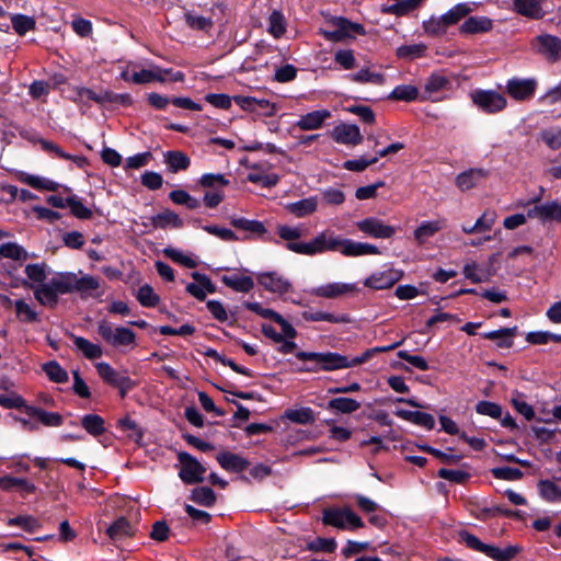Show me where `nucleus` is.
Listing matches in <instances>:
<instances>
[{
    "instance_id": "obj_53",
    "label": "nucleus",
    "mask_w": 561,
    "mask_h": 561,
    "mask_svg": "<svg viewBox=\"0 0 561 561\" xmlns=\"http://www.w3.org/2000/svg\"><path fill=\"white\" fill-rule=\"evenodd\" d=\"M541 205V222L557 221L561 222V204L557 201Z\"/></svg>"
},
{
    "instance_id": "obj_3",
    "label": "nucleus",
    "mask_w": 561,
    "mask_h": 561,
    "mask_svg": "<svg viewBox=\"0 0 561 561\" xmlns=\"http://www.w3.org/2000/svg\"><path fill=\"white\" fill-rule=\"evenodd\" d=\"M459 542L465 543L469 549L481 552L494 561H513L522 551L519 546H507L504 549L482 542L476 535L468 530L458 533Z\"/></svg>"
},
{
    "instance_id": "obj_45",
    "label": "nucleus",
    "mask_w": 561,
    "mask_h": 561,
    "mask_svg": "<svg viewBox=\"0 0 561 561\" xmlns=\"http://www.w3.org/2000/svg\"><path fill=\"white\" fill-rule=\"evenodd\" d=\"M443 229V225L438 220L423 221L415 230L414 238L422 244L426 239L433 237L436 232Z\"/></svg>"
},
{
    "instance_id": "obj_4",
    "label": "nucleus",
    "mask_w": 561,
    "mask_h": 561,
    "mask_svg": "<svg viewBox=\"0 0 561 561\" xmlns=\"http://www.w3.org/2000/svg\"><path fill=\"white\" fill-rule=\"evenodd\" d=\"M296 358L302 362H317L322 371H334L344 368L359 366L355 357H348L336 352H306L298 351Z\"/></svg>"
},
{
    "instance_id": "obj_64",
    "label": "nucleus",
    "mask_w": 561,
    "mask_h": 561,
    "mask_svg": "<svg viewBox=\"0 0 561 561\" xmlns=\"http://www.w3.org/2000/svg\"><path fill=\"white\" fill-rule=\"evenodd\" d=\"M12 27L13 30L20 34L24 35L28 31L33 30L35 26V21L26 15L23 14H15L11 18Z\"/></svg>"
},
{
    "instance_id": "obj_6",
    "label": "nucleus",
    "mask_w": 561,
    "mask_h": 561,
    "mask_svg": "<svg viewBox=\"0 0 561 561\" xmlns=\"http://www.w3.org/2000/svg\"><path fill=\"white\" fill-rule=\"evenodd\" d=\"M98 334L114 347L128 346L136 342V333L133 330L125 327H117L113 330L112 324L107 320L99 321Z\"/></svg>"
},
{
    "instance_id": "obj_11",
    "label": "nucleus",
    "mask_w": 561,
    "mask_h": 561,
    "mask_svg": "<svg viewBox=\"0 0 561 561\" xmlns=\"http://www.w3.org/2000/svg\"><path fill=\"white\" fill-rule=\"evenodd\" d=\"M356 227L364 234L375 239H390L397 232L396 227L385 224L377 217H367L357 221Z\"/></svg>"
},
{
    "instance_id": "obj_58",
    "label": "nucleus",
    "mask_w": 561,
    "mask_h": 561,
    "mask_svg": "<svg viewBox=\"0 0 561 561\" xmlns=\"http://www.w3.org/2000/svg\"><path fill=\"white\" fill-rule=\"evenodd\" d=\"M476 412L481 415H488L492 419L500 420L503 415L502 407L491 401H479L476 405Z\"/></svg>"
},
{
    "instance_id": "obj_33",
    "label": "nucleus",
    "mask_w": 561,
    "mask_h": 561,
    "mask_svg": "<svg viewBox=\"0 0 561 561\" xmlns=\"http://www.w3.org/2000/svg\"><path fill=\"white\" fill-rule=\"evenodd\" d=\"M420 91L415 85L412 84H401L396 87L388 96L389 101L397 102H414L420 101L419 98Z\"/></svg>"
},
{
    "instance_id": "obj_7",
    "label": "nucleus",
    "mask_w": 561,
    "mask_h": 561,
    "mask_svg": "<svg viewBox=\"0 0 561 561\" xmlns=\"http://www.w3.org/2000/svg\"><path fill=\"white\" fill-rule=\"evenodd\" d=\"M178 460L181 463L179 471V478L183 483L192 485L202 483L205 478L206 467L203 466L194 456L187 451H180L178 454Z\"/></svg>"
},
{
    "instance_id": "obj_48",
    "label": "nucleus",
    "mask_w": 561,
    "mask_h": 561,
    "mask_svg": "<svg viewBox=\"0 0 561 561\" xmlns=\"http://www.w3.org/2000/svg\"><path fill=\"white\" fill-rule=\"evenodd\" d=\"M21 181L36 190H46V191H50V192H56L59 187L58 183H56L49 179L41 178L37 175L25 174L21 179Z\"/></svg>"
},
{
    "instance_id": "obj_42",
    "label": "nucleus",
    "mask_w": 561,
    "mask_h": 561,
    "mask_svg": "<svg viewBox=\"0 0 561 561\" xmlns=\"http://www.w3.org/2000/svg\"><path fill=\"white\" fill-rule=\"evenodd\" d=\"M42 370L55 383H66L69 380L67 370L57 360H49L43 364Z\"/></svg>"
},
{
    "instance_id": "obj_23",
    "label": "nucleus",
    "mask_w": 561,
    "mask_h": 561,
    "mask_svg": "<svg viewBox=\"0 0 561 561\" xmlns=\"http://www.w3.org/2000/svg\"><path fill=\"white\" fill-rule=\"evenodd\" d=\"M354 290V285L345 283H329L318 286L311 290L313 296L333 299Z\"/></svg>"
},
{
    "instance_id": "obj_36",
    "label": "nucleus",
    "mask_w": 561,
    "mask_h": 561,
    "mask_svg": "<svg viewBox=\"0 0 561 561\" xmlns=\"http://www.w3.org/2000/svg\"><path fill=\"white\" fill-rule=\"evenodd\" d=\"M284 419L289 420L296 424H312L316 422V415L311 408L304 407L300 409H287L283 415Z\"/></svg>"
},
{
    "instance_id": "obj_60",
    "label": "nucleus",
    "mask_w": 561,
    "mask_h": 561,
    "mask_svg": "<svg viewBox=\"0 0 561 561\" xmlns=\"http://www.w3.org/2000/svg\"><path fill=\"white\" fill-rule=\"evenodd\" d=\"M10 126L14 127L21 138L32 142V144H39L42 149L44 150V142H51L50 140L44 139L41 137L37 130L34 128H27L24 126H20L18 124H14L12 122L9 123Z\"/></svg>"
},
{
    "instance_id": "obj_31",
    "label": "nucleus",
    "mask_w": 561,
    "mask_h": 561,
    "mask_svg": "<svg viewBox=\"0 0 561 561\" xmlns=\"http://www.w3.org/2000/svg\"><path fill=\"white\" fill-rule=\"evenodd\" d=\"M70 337L75 346L84 355L85 358L93 360L98 359L103 355V350L99 344H94L85 337L75 335L70 333Z\"/></svg>"
},
{
    "instance_id": "obj_9",
    "label": "nucleus",
    "mask_w": 561,
    "mask_h": 561,
    "mask_svg": "<svg viewBox=\"0 0 561 561\" xmlns=\"http://www.w3.org/2000/svg\"><path fill=\"white\" fill-rule=\"evenodd\" d=\"M530 46L535 53L549 61L556 62L561 59V38L554 35H538L531 39Z\"/></svg>"
},
{
    "instance_id": "obj_16",
    "label": "nucleus",
    "mask_w": 561,
    "mask_h": 561,
    "mask_svg": "<svg viewBox=\"0 0 561 561\" xmlns=\"http://www.w3.org/2000/svg\"><path fill=\"white\" fill-rule=\"evenodd\" d=\"M490 175V171L483 168H471L456 176V186L465 192L481 185Z\"/></svg>"
},
{
    "instance_id": "obj_49",
    "label": "nucleus",
    "mask_w": 561,
    "mask_h": 561,
    "mask_svg": "<svg viewBox=\"0 0 561 561\" xmlns=\"http://www.w3.org/2000/svg\"><path fill=\"white\" fill-rule=\"evenodd\" d=\"M286 32V21L282 12L274 10L268 16V33L279 38Z\"/></svg>"
},
{
    "instance_id": "obj_27",
    "label": "nucleus",
    "mask_w": 561,
    "mask_h": 561,
    "mask_svg": "<svg viewBox=\"0 0 561 561\" xmlns=\"http://www.w3.org/2000/svg\"><path fill=\"white\" fill-rule=\"evenodd\" d=\"M154 228L167 229L168 227L180 229L184 226L183 219L173 210L165 209L150 218Z\"/></svg>"
},
{
    "instance_id": "obj_14",
    "label": "nucleus",
    "mask_w": 561,
    "mask_h": 561,
    "mask_svg": "<svg viewBox=\"0 0 561 561\" xmlns=\"http://www.w3.org/2000/svg\"><path fill=\"white\" fill-rule=\"evenodd\" d=\"M402 276V271L388 268L386 271L371 274L365 279L364 285L376 290L387 289L398 283Z\"/></svg>"
},
{
    "instance_id": "obj_10",
    "label": "nucleus",
    "mask_w": 561,
    "mask_h": 561,
    "mask_svg": "<svg viewBox=\"0 0 561 561\" xmlns=\"http://www.w3.org/2000/svg\"><path fill=\"white\" fill-rule=\"evenodd\" d=\"M167 71H163L157 66H150L147 69H136V67L133 66L121 73L125 81L135 84H147L164 81L167 79Z\"/></svg>"
},
{
    "instance_id": "obj_5",
    "label": "nucleus",
    "mask_w": 561,
    "mask_h": 561,
    "mask_svg": "<svg viewBox=\"0 0 561 561\" xmlns=\"http://www.w3.org/2000/svg\"><path fill=\"white\" fill-rule=\"evenodd\" d=\"M95 368L104 382L118 389L122 399H124L130 390L138 386L136 380H133L126 373H119L115 370L108 363H98Z\"/></svg>"
},
{
    "instance_id": "obj_26",
    "label": "nucleus",
    "mask_w": 561,
    "mask_h": 561,
    "mask_svg": "<svg viewBox=\"0 0 561 561\" xmlns=\"http://www.w3.org/2000/svg\"><path fill=\"white\" fill-rule=\"evenodd\" d=\"M164 162L172 173L185 171L191 165L190 157L180 150H170L164 153Z\"/></svg>"
},
{
    "instance_id": "obj_59",
    "label": "nucleus",
    "mask_w": 561,
    "mask_h": 561,
    "mask_svg": "<svg viewBox=\"0 0 561 561\" xmlns=\"http://www.w3.org/2000/svg\"><path fill=\"white\" fill-rule=\"evenodd\" d=\"M351 78L362 83L382 84L385 81L383 75L371 71L369 68L360 69L356 73L351 75Z\"/></svg>"
},
{
    "instance_id": "obj_50",
    "label": "nucleus",
    "mask_w": 561,
    "mask_h": 561,
    "mask_svg": "<svg viewBox=\"0 0 561 561\" xmlns=\"http://www.w3.org/2000/svg\"><path fill=\"white\" fill-rule=\"evenodd\" d=\"M288 209L295 216L301 218L316 211L317 202L314 198H304L288 205Z\"/></svg>"
},
{
    "instance_id": "obj_38",
    "label": "nucleus",
    "mask_w": 561,
    "mask_h": 561,
    "mask_svg": "<svg viewBox=\"0 0 561 561\" xmlns=\"http://www.w3.org/2000/svg\"><path fill=\"white\" fill-rule=\"evenodd\" d=\"M476 105H505L506 101L502 94L493 90H478L472 94Z\"/></svg>"
},
{
    "instance_id": "obj_25",
    "label": "nucleus",
    "mask_w": 561,
    "mask_h": 561,
    "mask_svg": "<svg viewBox=\"0 0 561 561\" xmlns=\"http://www.w3.org/2000/svg\"><path fill=\"white\" fill-rule=\"evenodd\" d=\"M330 116L331 113L328 110L313 111L306 115H301L299 121L296 123V126L299 127L301 130L318 129Z\"/></svg>"
},
{
    "instance_id": "obj_40",
    "label": "nucleus",
    "mask_w": 561,
    "mask_h": 561,
    "mask_svg": "<svg viewBox=\"0 0 561 561\" xmlns=\"http://www.w3.org/2000/svg\"><path fill=\"white\" fill-rule=\"evenodd\" d=\"M15 316L22 323H38L41 318L37 311H35L25 300L19 299L14 301Z\"/></svg>"
},
{
    "instance_id": "obj_17",
    "label": "nucleus",
    "mask_w": 561,
    "mask_h": 561,
    "mask_svg": "<svg viewBox=\"0 0 561 561\" xmlns=\"http://www.w3.org/2000/svg\"><path fill=\"white\" fill-rule=\"evenodd\" d=\"M216 460L227 472L242 473L250 467V461L247 458L228 450L218 453Z\"/></svg>"
},
{
    "instance_id": "obj_46",
    "label": "nucleus",
    "mask_w": 561,
    "mask_h": 561,
    "mask_svg": "<svg viewBox=\"0 0 561 561\" xmlns=\"http://www.w3.org/2000/svg\"><path fill=\"white\" fill-rule=\"evenodd\" d=\"M68 207L70 208V213L78 219L87 220L91 219L93 213L90 208L83 205L80 197L77 195H71L67 197Z\"/></svg>"
},
{
    "instance_id": "obj_63",
    "label": "nucleus",
    "mask_w": 561,
    "mask_h": 561,
    "mask_svg": "<svg viewBox=\"0 0 561 561\" xmlns=\"http://www.w3.org/2000/svg\"><path fill=\"white\" fill-rule=\"evenodd\" d=\"M424 32L431 36H440L444 35L447 31V27L443 20L439 16L432 15L428 20L423 22Z\"/></svg>"
},
{
    "instance_id": "obj_1",
    "label": "nucleus",
    "mask_w": 561,
    "mask_h": 561,
    "mask_svg": "<svg viewBox=\"0 0 561 561\" xmlns=\"http://www.w3.org/2000/svg\"><path fill=\"white\" fill-rule=\"evenodd\" d=\"M100 287V280L92 275L78 276L72 272H60L51 277L47 284L39 285L34 290V298L44 307L55 309L59 302V295L80 293L82 296Z\"/></svg>"
},
{
    "instance_id": "obj_22",
    "label": "nucleus",
    "mask_w": 561,
    "mask_h": 561,
    "mask_svg": "<svg viewBox=\"0 0 561 561\" xmlns=\"http://www.w3.org/2000/svg\"><path fill=\"white\" fill-rule=\"evenodd\" d=\"M518 328H501L499 330L482 333L485 340L494 341L500 348H510L514 344V337L517 335Z\"/></svg>"
},
{
    "instance_id": "obj_8",
    "label": "nucleus",
    "mask_w": 561,
    "mask_h": 561,
    "mask_svg": "<svg viewBox=\"0 0 561 561\" xmlns=\"http://www.w3.org/2000/svg\"><path fill=\"white\" fill-rule=\"evenodd\" d=\"M450 80L443 72H433L424 82L420 101L439 102L450 91Z\"/></svg>"
},
{
    "instance_id": "obj_43",
    "label": "nucleus",
    "mask_w": 561,
    "mask_h": 561,
    "mask_svg": "<svg viewBox=\"0 0 561 561\" xmlns=\"http://www.w3.org/2000/svg\"><path fill=\"white\" fill-rule=\"evenodd\" d=\"M8 526H18L30 534L36 533L41 527V522L32 515H18L7 520Z\"/></svg>"
},
{
    "instance_id": "obj_32",
    "label": "nucleus",
    "mask_w": 561,
    "mask_h": 561,
    "mask_svg": "<svg viewBox=\"0 0 561 561\" xmlns=\"http://www.w3.org/2000/svg\"><path fill=\"white\" fill-rule=\"evenodd\" d=\"M221 282L237 293H250L254 288V280L251 276L222 275Z\"/></svg>"
},
{
    "instance_id": "obj_15",
    "label": "nucleus",
    "mask_w": 561,
    "mask_h": 561,
    "mask_svg": "<svg viewBox=\"0 0 561 561\" xmlns=\"http://www.w3.org/2000/svg\"><path fill=\"white\" fill-rule=\"evenodd\" d=\"M192 278L196 283H188L186 285L185 290L195 297L199 301H204L206 299V295L214 294L217 290L216 285L211 282L210 277L206 274H202L199 272H193L191 274Z\"/></svg>"
},
{
    "instance_id": "obj_20",
    "label": "nucleus",
    "mask_w": 561,
    "mask_h": 561,
    "mask_svg": "<svg viewBox=\"0 0 561 561\" xmlns=\"http://www.w3.org/2000/svg\"><path fill=\"white\" fill-rule=\"evenodd\" d=\"M105 533L112 541H121L133 537L135 528L126 517L121 516L105 529Z\"/></svg>"
},
{
    "instance_id": "obj_57",
    "label": "nucleus",
    "mask_w": 561,
    "mask_h": 561,
    "mask_svg": "<svg viewBox=\"0 0 561 561\" xmlns=\"http://www.w3.org/2000/svg\"><path fill=\"white\" fill-rule=\"evenodd\" d=\"M336 541L333 538L317 537L308 542L307 550L312 552H329L332 553L336 550Z\"/></svg>"
},
{
    "instance_id": "obj_35",
    "label": "nucleus",
    "mask_w": 561,
    "mask_h": 561,
    "mask_svg": "<svg viewBox=\"0 0 561 561\" xmlns=\"http://www.w3.org/2000/svg\"><path fill=\"white\" fill-rule=\"evenodd\" d=\"M360 408V403L352 398L337 397L328 402L327 409L342 414H351Z\"/></svg>"
},
{
    "instance_id": "obj_30",
    "label": "nucleus",
    "mask_w": 561,
    "mask_h": 561,
    "mask_svg": "<svg viewBox=\"0 0 561 561\" xmlns=\"http://www.w3.org/2000/svg\"><path fill=\"white\" fill-rule=\"evenodd\" d=\"M301 318L308 322L327 321L330 323H350L351 317L347 313L334 314L324 311H304Z\"/></svg>"
},
{
    "instance_id": "obj_62",
    "label": "nucleus",
    "mask_w": 561,
    "mask_h": 561,
    "mask_svg": "<svg viewBox=\"0 0 561 561\" xmlns=\"http://www.w3.org/2000/svg\"><path fill=\"white\" fill-rule=\"evenodd\" d=\"M202 228L207 233L213 234L226 242H234L239 240L238 236L231 229L225 227H219L216 225H206L203 226Z\"/></svg>"
},
{
    "instance_id": "obj_19",
    "label": "nucleus",
    "mask_w": 561,
    "mask_h": 561,
    "mask_svg": "<svg viewBox=\"0 0 561 561\" xmlns=\"http://www.w3.org/2000/svg\"><path fill=\"white\" fill-rule=\"evenodd\" d=\"M545 0H513V10L525 18L540 20L546 15L542 8Z\"/></svg>"
},
{
    "instance_id": "obj_47",
    "label": "nucleus",
    "mask_w": 561,
    "mask_h": 561,
    "mask_svg": "<svg viewBox=\"0 0 561 561\" xmlns=\"http://www.w3.org/2000/svg\"><path fill=\"white\" fill-rule=\"evenodd\" d=\"M0 255L14 261H25L28 257L26 250L14 242H7L0 245Z\"/></svg>"
},
{
    "instance_id": "obj_29",
    "label": "nucleus",
    "mask_w": 561,
    "mask_h": 561,
    "mask_svg": "<svg viewBox=\"0 0 561 561\" xmlns=\"http://www.w3.org/2000/svg\"><path fill=\"white\" fill-rule=\"evenodd\" d=\"M230 225L242 231H247L255 237H263L267 230L262 221L248 219L244 217H233L230 220Z\"/></svg>"
},
{
    "instance_id": "obj_21",
    "label": "nucleus",
    "mask_w": 561,
    "mask_h": 561,
    "mask_svg": "<svg viewBox=\"0 0 561 561\" xmlns=\"http://www.w3.org/2000/svg\"><path fill=\"white\" fill-rule=\"evenodd\" d=\"M393 413L398 417L411 422L415 425L422 426L428 431L433 430L435 426L434 416L426 412L397 409Z\"/></svg>"
},
{
    "instance_id": "obj_56",
    "label": "nucleus",
    "mask_w": 561,
    "mask_h": 561,
    "mask_svg": "<svg viewBox=\"0 0 561 561\" xmlns=\"http://www.w3.org/2000/svg\"><path fill=\"white\" fill-rule=\"evenodd\" d=\"M493 478L505 481H517L524 477L520 469L514 467H495L491 469Z\"/></svg>"
},
{
    "instance_id": "obj_61",
    "label": "nucleus",
    "mask_w": 561,
    "mask_h": 561,
    "mask_svg": "<svg viewBox=\"0 0 561 561\" xmlns=\"http://www.w3.org/2000/svg\"><path fill=\"white\" fill-rule=\"evenodd\" d=\"M437 476L442 479L448 480L454 483L463 484L466 483L471 474L463 470H453L447 468H440Z\"/></svg>"
},
{
    "instance_id": "obj_28",
    "label": "nucleus",
    "mask_w": 561,
    "mask_h": 561,
    "mask_svg": "<svg viewBox=\"0 0 561 561\" xmlns=\"http://www.w3.org/2000/svg\"><path fill=\"white\" fill-rule=\"evenodd\" d=\"M493 22L488 16H470L460 26L463 34H478L491 31Z\"/></svg>"
},
{
    "instance_id": "obj_55",
    "label": "nucleus",
    "mask_w": 561,
    "mask_h": 561,
    "mask_svg": "<svg viewBox=\"0 0 561 561\" xmlns=\"http://www.w3.org/2000/svg\"><path fill=\"white\" fill-rule=\"evenodd\" d=\"M46 264L45 263H33L25 266V274L27 278L39 285L47 284L46 282Z\"/></svg>"
},
{
    "instance_id": "obj_37",
    "label": "nucleus",
    "mask_w": 561,
    "mask_h": 561,
    "mask_svg": "<svg viewBox=\"0 0 561 561\" xmlns=\"http://www.w3.org/2000/svg\"><path fill=\"white\" fill-rule=\"evenodd\" d=\"M538 492L542 500L549 503L561 502V486L551 480L545 479L538 482Z\"/></svg>"
},
{
    "instance_id": "obj_24",
    "label": "nucleus",
    "mask_w": 561,
    "mask_h": 561,
    "mask_svg": "<svg viewBox=\"0 0 561 561\" xmlns=\"http://www.w3.org/2000/svg\"><path fill=\"white\" fill-rule=\"evenodd\" d=\"M27 415L36 417L41 424L47 427H59L64 424V416L60 413L49 412L35 405L27 408Z\"/></svg>"
},
{
    "instance_id": "obj_52",
    "label": "nucleus",
    "mask_w": 561,
    "mask_h": 561,
    "mask_svg": "<svg viewBox=\"0 0 561 561\" xmlns=\"http://www.w3.org/2000/svg\"><path fill=\"white\" fill-rule=\"evenodd\" d=\"M137 300L141 306L152 308L160 302V297L154 293L150 285L145 284L138 289Z\"/></svg>"
},
{
    "instance_id": "obj_2",
    "label": "nucleus",
    "mask_w": 561,
    "mask_h": 561,
    "mask_svg": "<svg viewBox=\"0 0 561 561\" xmlns=\"http://www.w3.org/2000/svg\"><path fill=\"white\" fill-rule=\"evenodd\" d=\"M287 250L309 256L328 251H340L345 256L380 254V250L374 244L357 242L352 239H342L329 231H322L309 243H288Z\"/></svg>"
},
{
    "instance_id": "obj_41",
    "label": "nucleus",
    "mask_w": 561,
    "mask_h": 561,
    "mask_svg": "<svg viewBox=\"0 0 561 561\" xmlns=\"http://www.w3.org/2000/svg\"><path fill=\"white\" fill-rule=\"evenodd\" d=\"M472 8L469 3H458L446 13L440 15V20L444 21L446 27L457 24L462 18L469 14Z\"/></svg>"
},
{
    "instance_id": "obj_18",
    "label": "nucleus",
    "mask_w": 561,
    "mask_h": 561,
    "mask_svg": "<svg viewBox=\"0 0 561 561\" xmlns=\"http://www.w3.org/2000/svg\"><path fill=\"white\" fill-rule=\"evenodd\" d=\"M257 282L266 290L276 294L289 291L291 284L289 280L278 275L276 272H265L257 275Z\"/></svg>"
},
{
    "instance_id": "obj_39",
    "label": "nucleus",
    "mask_w": 561,
    "mask_h": 561,
    "mask_svg": "<svg viewBox=\"0 0 561 561\" xmlns=\"http://www.w3.org/2000/svg\"><path fill=\"white\" fill-rule=\"evenodd\" d=\"M190 500L198 505L211 507L215 505L217 496L211 488L197 486L191 491Z\"/></svg>"
},
{
    "instance_id": "obj_13",
    "label": "nucleus",
    "mask_w": 561,
    "mask_h": 561,
    "mask_svg": "<svg viewBox=\"0 0 561 561\" xmlns=\"http://www.w3.org/2000/svg\"><path fill=\"white\" fill-rule=\"evenodd\" d=\"M331 138L341 145L357 146L363 142L359 127L355 124L341 123L330 133Z\"/></svg>"
},
{
    "instance_id": "obj_51",
    "label": "nucleus",
    "mask_w": 561,
    "mask_h": 561,
    "mask_svg": "<svg viewBox=\"0 0 561 561\" xmlns=\"http://www.w3.org/2000/svg\"><path fill=\"white\" fill-rule=\"evenodd\" d=\"M44 151L48 153H54L56 157L60 159L72 161L77 163L79 167H83V164L87 161L84 157L67 153L60 146H58L55 142H44Z\"/></svg>"
},
{
    "instance_id": "obj_34",
    "label": "nucleus",
    "mask_w": 561,
    "mask_h": 561,
    "mask_svg": "<svg viewBox=\"0 0 561 561\" xmlns=\"http://www.w3.org/2000/svg\"><path fill=\"white\" fill-rule=\"evenodd\" d=\"M80 423L87 433L94 437L101 436L106 432L105 421L99 414H85L81 417Z\"/></svg>"
},
{
    "instance_id": "obj_44",
    "label": "nucleus",
    "mask_w": 561,
    "mask_h": 561,
    "mask_svg": "<svg viewBox=\"0 0 561 561\" xmlns=\"http://www.w3.org/2000/svg\"><path fill=\"white\" fill-rule=\"evenodd\" d=\"M346 507L344 508H333L329 507L323 511L322 523L324 525H330L336 527L339 529H345V516Z\"/></svg>"
},
{
    "instance_id": "obj_12",
    "label": "nucleus",
    "mask_w": 561,
    "mask_h": 561,
    "mask_svg": "<svg viewBox=\"0 0 561 561\" xmlns=\"http://www.w3.org/2000/svg\"><path fill=\"white\" fill-rule=\"evenodd\" d=\"M537 89L535 78H512L506 83L507 93L518 102L528 101Z\"/></svg>"
},
{
    "instance_id": "obj_54",
    "label": "nucleus",
    "mask_w": 561,
    "mask_h": 561,
    "mask_svg": "<svg viewBox=\"0 0 561 561\" xmlns=\"http://www.w3.org/2000/svg\"><path fill=\"white\" fill-rule=\"evenodd\" d=\"M0 405L5 409L23 410L26 414L27 408H32L22 396L14 392L11 396L0 394Z\"/></svg>"
}]
</instances>
